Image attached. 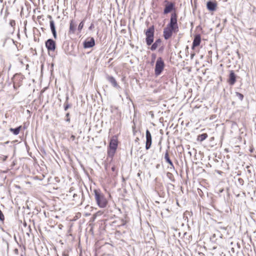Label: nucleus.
I'll return each mask as SVG.
<instances>
[{
  "instance_id": "obj_1",
  "label": "nucleus",
  "mask_w": 256,
  "mask_h": 256,
  "mask_svg": "<svg viewBox=\"0 0 256 256\" xmlns=\"http://www.w3.org/2000/svg\"><path fill=\"white\" fill-rule=\"evenodd\" d=\"M177 18L178 16L176 12L171 14L170 22L163 31V36L166 40L170 38L173 32L176 33L178 31Z\"/></svg>"
},
{
  "instance_id": "obj_2",
  "label": "nucleus",
  "mask_w": 256,
  "mask_h": 256,
  "mask_svg": "<svg viewBox=\"0 0 256 256\" xmlns=\"http://www.w3.org/2000/svg\"><path fill=\"white\" fill-rule=\"evenodd\" d=\"M94 198L98 206L100 208H104L108 204V200L100 190H94Z\"/></svg>"
},
{
  "instance_id": "obj_3",
  "label": "nucleus",
  "mask_w": 256,
  "mask_h": 256,
  "mask_svg": "<svg viewBox=\"0 0 256 256\" xmlns=\"http://www.w3.org/2000/svg\"><path fill=\"white\" fill-rule=\"evenodd\" d=\"M164 66V63L161 57L158 58L155 66V74L159 76L162 72Z\"/></svg>"
},
{
  "instance_id": "obj_4",
  "label": "nucleus",
  "mask_w": 256,
  "mask_h": 256,
  "mask_svg": "<svg viewBox=\"0 0 256 256\" xmlns=\"http://www.w3.org/2000/svg\"><path fill=\"white\" fill-rule=\"evenodd\" d=\"M118 147V140L113 137L110 141L109 150H108V154L110 156H112L114 154L116 150Z\"/></svg>"
},
{
  "instance_id": "obj_5",
  "label": "nucleus",
  "mask_w": 256,
  "mask_h": 256,
  "mask_svg": "<svg viewBox=\"0 0 256 256\" xmlns=\"http://www.w3.org/2000/svg\"><path fill=\"white\" fill-rule=\"evenodd\" d=\"M164 2L166 4L163 12L164 14H166L173 10H175V4L174 2H168L167 0H165Z\"/></svg>"
},
{
  "instance_id": "obj_6",
  "label": "nucleus",
  "mask_w": 256,
  "mask_h": 256,
  "mask_svg": "<svg viewBox=\"0 0 256 256\" xmlns=\"http://www.w3.org/2000/svg\"><path fill=\"white\" fill-rule=\"evenodd\" d=\"M46 46L48 51L54 52L56 48V42L52 39H48L45 42Z\"/></svg>"
},
{
  "instance_id": "obj_7",
  "label": "nucleus",
  "mask_w": 256,
  "mask_h": 256,
  "mask_svg": "<svg viewBox=\"0 0 256 256\" xmlns=\"http://www.w3.org/2000/svg\"><path fill=\"white\" fill-rule=\"evenodd\" d=\"M146 149L148 150L150 148L152 143V135L150 132L146 130Z\"/></svg>"
},
{
  "instance_id": "obj_8",
  "label": "nucleus",
  "mask_w": 256,
  "mask_h": 256,
  "mask_svg": "<svg viewBox=\"0 0 256 256\" xmlns=\"http://www.w3.org/2000/svg\"><path fill=\"white\" fill-rule=\"evenodd\" d=\"M95 45V41L93 38H91L90 40H87L84 42V48H90Z\"/></svg>"
},
{
  "instance_id": "obj_9",
  "label": "nucleus",
  "mask_w": 256,
  "mask_h": 256,
  "mask_svg": "<svg viewBox=\"0 0 256 256\" xmlns=\"http://www.w3.org/2000/svg\"><path fill=\"white\" fill-rule=\"evenodd\" d=\"M106 80L112 84V85L116 88H120L114 77L111 76L107 75L106 76Z\"/></svg>"
},
{
  "instance_id": "obj_10",
  "label": "nucleus",
  "mask_w": 256,
  "mask_h": 256,
  "mask_svg": "<svg viewBox=\"0 0 256 256\" xmlns=\"http://www.w3.org/2000/svg\"><path fill=\"white\" fill-rule=\"evenodd\" d=\"M200 41L201 38L200 35H196L192 42V48L194 49L195 47L199 46L200 44Z\"/></svg>"
},
{
  "instance_id": "obj_11",
  "label": "nucleus",
  "mask_w": 256,
  "mask_h": 256,
  "mask_svg": "<svg viewBox=\"0 0 256 256\" xmlns=\"http://www.w3.org/2000/svg\"><path fill=\"white\" fill-rule=\"evenodd\" d=\"M236 76L233 70L230 72L228 82L230 85H233L236 82Z\"/></svg>"
},
{
  "instance_id": "obj_12",
  "label": "nucleus",
  "mask_w": 256,
  "mask_h": 256,
  "mask_svg": "<svg viewBox=\"0 0 256 256\" xmlns=\"http://www.w3.org/2000/svg\"><path fill=\"white\" fill-rule=\"evenodd\" d=\"M50 30H52V35L54 36V38L55 39H56L57 38V35H56V27H55V25H54V21L53 20H50Z\"/></svg>"
},
{
  "instance_id": "obj_13",
  "label": "nucleus",
  "mask_w": 256,
  "mask_h": 256,
  "mask_svg": "<svg viewBox=\"0 0 256 256\" xmlns=\"http://www.w3.org/2000/svg\"><path fill=\"white\" fill-rule=\"evenodd\" d=\"M206 6L208 10L214 11L216 9V4L214 2L210 1L207 2Z\"/></svg>"
},
{
  "instance_id": "obj_14",
  "label": "nucleus",
  "mask_w": 256,
  "mask_h": 256,
  "mask_svg": "<svg viewBox=\"0 0 256 256\" xmlns=\"http://www.w3.org/2000/svg\"><path fill=\"white\" fill-rule=\"evenodd\" d=\"M154 26H152L150 27L146 32V37L154 36Z\"/></svg>"
},
{
  "instance_id": "obj_15",
  "label": "nucleus",
  "mask_w": 256,
  "mask_h": 256,
  "mask_svg": "<svg viewBox=\"0 0 256 256\" xmlns=\"http://www.w3.org/2000/svg\"><path fill=\"white\" fill-rule=\"evenodd\" d=\"M76 24L74 20H72L70 22L69 33L74 34L76 30Z\"/></svg>"
},
{
  "instance_id": "obj_16",
  "label": "nucleus",
  "mask_w": 256,
  "mask_h": 256,
  "mask_svg": "<svg viewBox=\"0 0 256 256\" xmlns=\"http://www.w3.org/2000/svg\"><path fill=\"white\" fill-rule=\"evenodd\" d=\"M164 159L166 160V161L170 164V168H174V166L172 162V161L170 160L169 157L168 153V150L164 154Z\"/></svg>"
},
{
  "instance_id": "obj_17",
  "label": "nucleus",
  "mask_w": 256,
  "mask_h": 256,
  "mask_svg": "<svg viewBox=\"0 0 256 256\" xmlns=\"http://www.w3.org/2000/svg\"><path fill=\"white\" fill-rule=\"evenodd\" d=\"M160 43L161 40L160 38L157 39L151 46L150 50L152 51L156 50Z\"/></svg>"
},
{
  "instance_id": "obj_18",
  "label": "nucleus",
  "mask_w": 256,
  "mask_h": 256,
  "mask_svg": "<svg viewBox=\"0 0 256 256\" xmlns=\"http://www.w3.org/2000/svg\"><path fill=\"white\" fill-rule=\"evenodd\" d=\"M208 138V134L204 133L198 136L197 140L200 142H202Z\"/></svg>"
},
{
  "instance_id": "obj_19",
  "label": "nucleus",
  "mask_w": 256,
  "mask_h": 256,
  "mask_svg": "<svg viewBox=\"0 0 256 256\" xmlns=\"http://www.w3.org/2000/svg\"><path fill=\"white\" fill-rule=\"evenodd\" d=\"M20 128H21V126H18V127H17L15 128H10V131L12 132V133L14 134V135H17L19 134L20 132Z\"/></svg>"
},
{
  "instance_id": "obj_20",
  "label": "nucleus",
  "mask_w": 256,
  "mask_h": 256,
  "mask_svg": "<svg viewBox=\"0 0 256 256\" xmlns=\"http://www.w3.org/2000/svg\"><path fill=\"white\" fill-rule=\"evenodd\" d=\"M154 36L146 37V44L148 46H150L152 44V43L154 42Z\"/></svg>"
},
{
  "instance_id": "obj_21",
  "label": "nucleus",
  "mask_w": 256,
  "mask_h": 256,
  "mask_svg": "<svg viewBox=\"0 0 256 256\" xmlns=\"http://www.w3.org/2000/svg\"><path fill=\"white\" fill-rule=\"evenodd\" d=\"M68 96H66V100L64 102V110L65 111L67 110L68 109L71 107V104H69L68 102Z\"/></svg>"
},
{
  "instance_id": "obj_22",
  "label": "nucleus",
  "mask_w": 256,
  "mask_h": 256,
  "mask_svg": "<svg viewBox=\"0 0 256 256\" xmlns=\"http://www.w3.org/2000/svg\"><path fill=\"white\" fill-rule=\"evenodd\" d=\"M236 96L238 98V99H240V100H242L244 98V96L242 94L238 92H236Z\"/></svg>"
},
{
  "instance_id": "obj_23",
  "label": "nucleus",
  "mask_w": 256,
  "mask_h": 256,
  "mask_svg": "<svg viewBox=\"0 0 256 256\" xmlns=\"http://www.w3.org/2000/svg\"><path fill=\"white\" fill-rule=\"evenodd\" d=\"M4 216L2 212V210H0V220L2 222H4Z\"/></svg>"
},
{
  "instance_id": "obj_24",
  "label": "nucleus",
  "mask_w": 256,
  "mask_h": 256,
  "mask_svg": "<svg viewBox=\"0 0 256 256\" xmlns=\"http://www.w3.org/2000/svg\"><path fill=\"white\" fill-rule=\"evenodd\" d=\"M84 26V21H82L80 22L79 24V26H78V30L80 32L82 28H83Z\"/></svg>"
},
{
  "instance_id": "obj_25",
  "label": "nucleus",
  "mask_w": 256,
  "mask_h": 256,
  "mask_svg": "<svg viewBox=\"0 0 256 256\" xmlns=\"http://www.w3.org/2000/svg\"><path fill=\"white\" fill-rule=\"evenodd\" d=\"M66 122H70V113L69 112H68L66 114Z\"/></svg>"
},
{
  "instance_id": "obj_26",
  "label": "nucleus",
  "mask_w": 256,
  "mask_h": 256,
  "mask_svg": "<svg viewBox=\"0 0 256 256\" xmlns=\"http://www.w3.org/2000/svg\"><path fill=\"white\" fill-rule=\"evenodd\" d=\"M10 24L12 26H15L16 24V22H15V21L14 20H11L10 22Z\"/></svg>"
},
{
  "instance_id": "obj_27",
  "label": "nucleus",
  "mask_w": 256,
  "mask_h": 256,
  "mask_svg": "<svg viewBox=\"0 0 256 256\" xmlns=\"http://www.w3.org/2000/svg\"><path fill=\"white\" fill-rule=\"evenodd\" d=\"M152 63H154V60L156 59V55L155 54H152Z\"/></svg>"
},
{
  "instance_id": "obj_28",
  "label": "nucleus",
  "mask_w": 256,
  "mask_h": 256,
  "mask_svg": "<svg viewBox=\"0 0 256 256\" xmlns=\"http://www.w3.org/2000/svg\"><path fill=\"white\" fill-rule=\"evenodd\" d=\"M75 136L73 134H72L71 136H70V138L72 140H75Z\"/></svg>"
},
{
  "instance_id": "obj_29",
  "label": "nucleus",
  "mask_w": 256,
  "mask_h": 256,
  "mask_svg": "<svg viewBox=\"0 0 256 256\" xmlns=\"http://www.w3.org/2000/svg\"><path fill=\"white\" fill-rule=\"evenodd\" d=\"M14 252L16 254H18V250L17 248H15L14 250Z\"/></svg>"
},
{
  "instance_id": "obj_30",
  "label": "nucleus",
  "mask_w": 256,
  "mask_h": 256,
  "mask_svg": "<svg viewBox=\"0 0 256 256\" xmlns=\"http://www.w3.org/2000/svg\"><path fill=\"white\" fill-rule=\"evenodd\" d=\"M94 28V24H92L89 27L90 30H92V28Z\"/></svg>"
},
{
  "instance_id": "obj_31",
  "label": "nucleus",
  "mask_w": 256,
  "mask_h": 256,
  "mask_svg": "<svg viewBox=\"0 0 256 256\" xmlns=\"http://www.w3.org/2000/svg\"><path fill=\"white\" fill-rule=\"evenodd\" d=\"M112 170L113 172H114L116 170V167L114 166H112Z\"/></svg>"
},
{
  "instance_id": "obj_32",
  "label": "nucleus",
  "mask_w": 256,
  "mask_h": 256,
  "mask_svg": "<svg viewBox=\"0 0 256 256\" xmlns=\"http://www.w3.org/2000/svg\"><path fill=\"white\" fill-rule=\"evenodd\" d=\"M7 158H8L7 156H4L3 160H6Z\"/></svg>"
},
{
  "instance_id": "obj_33",
  "label": "nucleus",
  "mask_w": 256,
  "mask_h": 256,
  "mask_svg": "<svg viewBox=\"0 0 256 256\" xmlns=\"http://www.w3.org/2000/svg\"><path fill=\"white\" fill-rule=\"evenodd\" d=\"M167 176H172V174L170 172H168Z\"/></svg>"
},
{
  "instance_id": "obj_34",
  "label": "nucleus",
  "mask_w": 256,
  "mask_h": 256,
  "mask_svg": "<svg viewBox=\"0 0 256 256\" xmlns=\"http://www.w3.org/2000/svg\"><path fill=\"white\" fill-rule=\"evenodd\" d=\"M48 18H49L50 19H52V16H48Z\"/></svg>"
},
{
  "instance_id": "obj_35",
  "label": "nucleus",
  "mask_w": 256,
  "mask_h": 256,
  "mask_svg": "<svg viewBox=\"0 0 256 256\" xmlns=\"http://www.w3.org/2000/svg\"><path fill=\"white\" fill-rule=\"evenodd\" d=\"M64 256H67V255H66V254H64Z\"/></svg>"
}]
</instances>
